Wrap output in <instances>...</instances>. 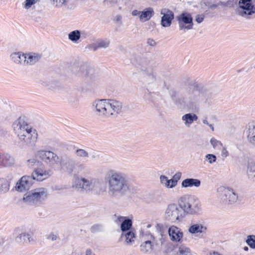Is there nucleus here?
I'll use <instances>...</instances> for the list:
<instances>
[{"label": "nucleus", "mask_w": 255, "mask_h": 255, "mask_svg": "<svg viewBox=\"0 0 255 255\" xmlns=\"http://www.w3.org/2000/svg\"><path fill=\"white\" fill-rule=\"evenodd\" d=\"M105 180L108 184V193L112 198L118 199L126 195L130 187L126 175L113 169L108 171Z\"/></svg>", "instance_id": "nucleus-1"}, {"label": "nucleus", "mask_w": 255, "mask_h": 255, "mask_svg": "<svg viewBox=\"0 0 255 255\" xmlns=\"http://www.w3.org/2000/svg\"><path fill=\"white\" fill-rule=\"evenodd\" d=\"M13 128L22 146L33 147L35 146L38 134L23 118L20 117L15 121Z\"/></svg>", "instance_id": "nucleus-2"}, {"label": "nucleus", "mask_w": 255, "mask_h": 255, "mask_svg": "<svg viewBox=\"0 0 255 255\" xmlns=\"http://www.w3.org/2000/svg\"><path fill=\"white\" fill-rule=\"evenodd\" d=\"M95 113L99 116L109 117L121 112L123 107L121 102L112 99L97 100L93 103Z\"/></svg>", "instance_id": "nucleus-3"}, {"label": "nucleus", "mask_w": 255, "mask_h": 255, "mask_svg": "<svg viewBox=\"0 0 255 255\" xmlns=\"http://www.w3.org/2000/svg\"><path fill=\"white\" fill-rule=\"evenodd\" d=\"M132 64L143 74L144 82L148 85L156 80V74L153 68L151 61L143 55H136L131 60Z\"/></svg>", "instance_id": "nucleus-4"}, {"label": "nucleus", "mask_w": 255, "mask_h": 255, "mask_svg": "<svg viewBox=\"0 0 255 255\" xmlns=\"http://www.w3.org/2000/svg\"><path fill=\"white\" fill-rule=\"evenodd\" d=\"M178 204L182 211L186 214H195L201 210V205L199 200L193 196L184 195L178 200Z\"/></svg>", "instance_id": "nucleus-5"}, {"label": "nucleus", "mask_w": 255, "mask_h": 255, "mask_svg": "<svg viewBox=\"0 0 255 255\" xmlns=\"http://www.w3.org/2000/svg\"><path fill=\"white\" fill-rule=\"evenodd\" d=\"M47 189L38 188L27 192L23 199L28 204L39 205L47 198Z\"/></svg>", "instance_id": "nucleus-6"}, {"label": "nucleus", "mask_w": 255, "mask_h": 255, "mask_svg": "<svg viewBox=\"0 0 255 255\" xmlns=\"http://www.w3.org/2000/svg\"><path fill=\"white\" fill-rule=\"evenodd\" d=\"M184 218V212L182 211L178 204L171 203L167 205L164 213V219L171 223H178Z\"/></svg>", "instance_id": "nucleus-7"}, {"label": "nucleus", "mask_w": 255, "mask_h": 255, "mask_svg": "<svg viewBox=\"0 0 255 255\" xmlns=\"http://www.w3.org/2000/svg\"><path fill=\"white\" fill-rule=\"evenodd\" d=\"M36 155L52 169H59L60 158L56 153L50 150H39L37 151Z\"/></svg>", "instance_id": "nucleus-8"}, {"label": "nucleus", "mask_w": 255, "mask_h": 255, "mask_svg": "<svg viewBox=\"0 0 255 255\" xmlns=\"http://www.w3.org/2000/svg\"><path fill=\"white\" fill-rule=\"evenodd\" d=\"M218 191L222 201L225 204H233L238 200V194L232 188L222 186L218 188Z\"/></svg>", "instance_id": "nucleus-9"}, {"label": "nucleus", "mask_w": 255, "mask_h": 255, "mask_svg": "<svg viewBox=\"0 0 255 255\" xmlns=\"http://www.w3.org/2000/svg\"><path fill=\"white\" fill-rule=\"evenodd\" d=\"M98 183V181L96 179L77 177L73 184V187L78 190L90 191L93 190Z\"/></svg>", "instance_id": "nucleus-10"}, {"label": "nucleus", "mask_w": 255, "mask_h": 255, "mask_svg": "<svg viewBox=\"0 0 255 255\" xmlns=\"http://www.w3.org/2000/svg\"><path fill=\"white\" fill-rule=\"evenodd\" d=\"M201 97V93L197 87L190 88L185 95L184 102L187 107L193 109L194 104L198 102Z\"/></svg>", "instance_id": "nucleus-11"}, {"label": "nucleus", "mask_w": 255, "mask_h": 255, "mask_svg": "<svg viewBox=\"0 0 255 255\" xmlns=\"http://www.w3.org/2000/svg\"><path fill=\"white\" fill-rule=\"evenodd\" d=\"M78 74L84 78L85 81L89 84H92L96 79L94 69L85 65L80 67Z\"/></svg>", "instance_id": "nucleus-12"}, {"label": "nucleus", "mask_w": 255, "mask_h": 255, "mask_svg": "<svg viewBox=\"0 0 255 255\" xmlns=\"http://www.w3.org/2000/svg\"><path fill=\"white\" fill-rule=\"evenodd\" d=\"M179 27L180 30L183 29H191L193 27V18L188 12H183L177 17Z\"/></svg>", "instance_id": "nucleus-13"}, {"label": "nucleus", "mask_w": 255, "mask_h": 255, "mask_svg": "<svg viewBox=\"0 0 255 255\" xmlns=\"http://www.w3.org/2000/svg\"><path fill=\"white\" fill-rule=\"evenodd\" d=\"M252 0H240L239 2V7L243 10L240 12V15H252L255 13V6L252 4Z\"/></svg>", "instance_id": "nucleus-14"}, {"label": "nucleus", "mask_w": 255, "mask_h": 255, "mask_svg": "<svg viewBox=\"0 0 255 255\" xmlns=\"http://www.w3.org/2000/svg\"><path fill=\"white\" fill-rule=\"evenodd\" d=\"M33 181L32 177L23 176L17 183L15 189L20 192L28 190L32 185Z\"/></svg>", "instance_id": "nucleus-15"}, {"label": "nucleus", "mask_w": 255, "mask_h": 255, "mask_svg": "<svg viewBox=\"0 0 255 255\" xmlns=\"http://www.w3.org/2000/svg\"><path fill=\"white\" fill-rule=\"evenodd\" d=\"M52 5L56 8L65 7L73 9L77 3V0H50Z\"/></svg>", "instance_id": "nucleus-16"}, {"label": "nucleus", "mask_w": 255, "mask_h": 255, "mask_svg": "<svg viewBox=\"0 0 255 255\" xmlns=\"http://www.w3.org/2000/svg\"><path fill=\"white\" fill-rule=\"evenodd\" d=\"M161 25L164 27H169L171 25L172 21L174 19V13L170 9L163 8L161 11Z\"/></svg>", "instance_id": "nucleus-17"}, {"label": "nucleus", "mask_w": 255, "mask_h": 255, "mask_svg": "<svg viewBox=\"0 0 255 255\" xmlns=\"http://www.w3.org/2000/svg\"><path fill=\"white\" fill-rule=\"evenodd\" d=\"M246 130L248 141L255 147V121L250 122L246 126Z\"/></svg>", "instance_id": "nucleus-18"}, {"label": "nucleus", "mask_w": 255, "mask_h": 255, "mask_svg": "<svg viewBox=\"0 0 255 255\" xmlns=\"http://www.w3.org/2000/svg\"><path fill=\"white\" fill-rule=\"evenodd\" d=\"M22 230L17 228L15 229L14 234L16 236V241L21 244L29 243L32 240L30 235L29 234L22 232Z\"/></svg>", "instance_id": "nucleus-19"}, {"label": "nucleus", "mask_w": 255, "mask_h": 255, "mask_svg": "<svg viewBox=\"0 0 255 255\" xmlns=\"http://www.w3.org/2000/svg\"><path fill=\"white\" fill-rule=\"evenodd\" d=\"M168 232L171 241L180 242L183 237V233L179 228L174 225L171 226L169 228Z\"/></svg>", "instance_id": "nucleus-20"}, {"label": "nucleus", "mask_w": 255, "mask_h": 255, "mask_svg": "<svg viewBox=\"0 0 255 255\" xmlns=\"http://www.w3.org/2000/svg\"><path fill=\"white\" fill-rule=\"evenodd\" d=\"M59 169L63 170L65 171L71 173L76 169V164L72 160L67 159L62 160L60 159V164Z\"/></svg>", "instance_id": "nucleus-21"}, {"label": "nucleus", "mask_w": 255, "mask_h": 255, "mask_svg": "<svg viewBox=\"0 0 255 255\" xmlns=\"http://www.w3.org/2000/svg\"><path fill=\"white\" fill-rule=\"evenodd\" d=\"M49 176V172L48 171L40 168H35L31 177H32L33 180H36L41 181L47 178Z\"/></svg>", "instance_id": "nucleus-22"}, {"label": "nucleus", "mask_w": 255, "mask_h": 255, "mask_svg": "<svg viewBox=\"0 0 255 255\" xmlns=\"http://www.w3.org/2000/svg\"><path fill=\"white\" fill-rule=\"evenodd\" d=\"M135 238V233L131 231L122 233L120 239L124 241L125 245L131 246L134 244Z\"/></svg>", "instance_id": "nucleus-23"}, {"label": "nucleus", "mask_w": 255, "mask_h": 255, "mask_svg": "<svg viewBox=\"0 0 255 255\" xmlns=\"http://www.w3.org/2000/svg\"><path fill=\"white\" fill-rule=\"evenodd\" d=\"M26 65H33L41 58L42 55L38 53L28 52L25 53Z\"/></svg>", "instance_id": "nucleus-24"}, {"label": "nucleus", "mask_w": 255, "mask_h": 255, "mask_svg": "<svg viewBox=\"0 0 255 255\" xmlns=\"http://www.w3.org/2000/svg\"><path fill=\"white\" fill-rule=\"evenodd\" d=\"M11 60L16 64L22 65H26V56L25 53L22 52H14L11 54Z\"/></svg>", "instance_id": "nucleus-25"}, {"label": "nucleus", "mask_w": 255, "mask_h": 255, "mask_svg": "<svg viewBox=\"0 0 255 255\" xmlns=\"http://www.w3.org/2000/svg\"><path fill=\"white\" fill-rule=\"evenodd\" d=\"M200 185V180L195 178H186L183 180L181 183V187L183 188L199 187Z\"/></svg>", "instance_id": "nucleus-26"}, {"label": "nucleus", "mask_w": 255, "mask_h": 255, "mask_svg": "<svg viewBox=\"0 0 255 255\" xmlns=\"http://www.w3.org/2000/svg\"><path fill=\"white\" fill-rule=\"evenodd\" d=\"M15 160L13 157L8 154L0 155V165L5 167L11 166L14 165Z\"/></svg>", "instance_id": "nucleus-27"}, {"label": "nucleus", "mask_w": 255, "mask_h": 255, "mask_svg": "<svg viewBox=\"0 0 255 255\" xmlns=\"http://www.w3.org/2000/svg\"><path fill=\"white\" fill-rule=\"evenodd\" d=\"M154 11L152 7H149L146 8L144 10L141 12L139 15L140 20L145 21L148 20L153 15Z\"/></svg>", "instance_id": "nucleus-28"}, {"label": "nucleus", "mask_w": 255, "mask_h": 255, "mask_svg": "<svg viewBox=\"0 0 255 255\" xmlns=\"http://www.w3.org/2000/svg\"><path fill=\"white\" fill-rule=\"evenodd\" d=\"M197 116L192 113L186 114L182 117V120L185 122V125L188 127H189L194 121H197Z\"/></svg>", "instance_id": "nucleus-29"}, {"label": "nucleus", "mask_w": 255, "mask_h": 255, "mask_svg": "<svg viewBox=\"0 0 255 255\" xmlns=\"http://www.w3.org/2000/svg\"><path fill=\"white\" fill-rule=\"evenodd\" d=\"M132 222L131 220L129 219H124L121 225V229L122 233L131 231L130 229L132 227Z\"/></svg>", "instance_id": "nucleus-30"}, {"label": "nucleus", "mask_w": 255, "mask_h": 255, "mask_svg": "<svg viewBox=\"0 0 255 255\" xmlns=\"http://www.w3.org/2000/svg\"><path fill=\"white\" fill-rule=\"evenodd\" d=\"M206 230V228L204 227L202 224H194L191 226L189 229V232L191 234L201 233L203 230Z\"/></svg>", "instance_id": "nucleus-31"}, {"label": "nucleus", "mask_w": 255, "mask_h": 255, "mask_svg": "<svg viewBox=\"0 0 255 255\" xmlns=\"http://www.w3.org/2000/svg\"><path fill=\"white\" fill-rule=\"evenodd\" d=\"M153 245L150 241H145L140 245V251L143 253H151Z\"/></svg>", "instance_id": "nucleus-32"}, {"label": "nucleus", "mask_w": 255, "mask_h": 255, "mask_svg": "<svg viewBox=\"0 0 255 255\" xmlns=\"http://www.w3.org/2000/svg\"><path fill=\"white\" fill-rule=\"evenodd\" d=\"M81 37V32L79 30H75L68 34L69 39L73 42H77Z\"/></svg>", "instance_id": "nucleus-33"}, {"label": "nucleus", "mask_w": 255, "mask_h": 255, "mask_svg": "<svg viewBox=\"0 0 255 255\" xmlns=\"http://www.w3.org/2000/svg\"><path fill=\"white\" fill-rule=\"evenodd\" d=\"M75 153L76 156L80 158H87L89 157L88 151L84 149L78 148L75 150Z\"/></svg>", "instance_id": "nucleus-34"}, {"label": "nucleus", "mask_w": 255, "mask_h": 255, "mask_svg": "<svg viewBox=\"0 0 255 255\" xmlns=\"http://www.w3.org/2000/svg\"><path fill=\"white\" fill-rule=\"evenodd\" d=\"M249 176L254 181H255V163H250L248 167Z\"/></svg>", "instance_id": "nucleus-35"}, {"label": "nucleus", "mask_w": 255, "mask_h": 255, "mask_svg": "<svg viewBox=\"0 0 255 255\" xmlns=\"http://www.w3.org/2000/svg\"><path fill=\"white\" fill-rule=\"evenodd\" d=\"M40 164H41V162L35 158L29 159L26 161V165L29 167H35L38 166Z\"/></svg>", "instance_id": "nucleus-36"}, {"label": "nucleus", "mask_w": 255, "mask_h": 255, "mask_svg": "<svg viewBox=\"0 0 255 255\" xmlns=\"http://www.w3.org/2000/svg\"><path fill=\"white\" fill-rule=\"evenodd\" d=\"M99 48H106L110 45V41L108 39H98L96 42Z\"/></svg>", "instance_id": "nucleus-37"}, {"label": "nucleus", "mask_w": 255, "mask_h": 255, "mask_svg": "<svg viewBox=\"0 0 255 255\" xmlns=\"http://www.w3.org/2000/svg\"><path fill=\"white\" fill-rule=\"evenodd\" d=\"M246 243L252 249H255V235H249L247 237Z\"/></svg>", "instance_id": "nucleus-38"}, {"label": "nucleus", "mask_w": 255, "mask_h": 255, "mask_svg": "<svg viewBox=\"0 0 255 255\" xmlns=\"http://www.w3.org/2000/svg\"><path fill=\"white\" fill-rule=\"evenodd\" d=\"M210 143L211 145L213 146V148L215 149H220L221 147H223L222 143L215 138L214 137H212L210 140Z\"/></svg>", "instance_id": "nucleus-39"}, {"label": "nucleus", "mask_w": 255, "mask_h": 255, "mask_svg": "<svg viewBox=\"0 0 255 255\" xmlns=\"http://www.w3.org/2000/svg\"><path fill=\"white\" fill-rule=\"evenodd\" d=\"M39 0H25L22 3L23 7L26 9H29Z\"/></svg>", "instance_id": "nucleus-40"}, {"label": "nucleus", "mask_w": 255, "mask_h": 255, "mask_svg": "<svg viewBox=\"0 0 255 255\" xmlns=\"http://www.w3.org/2000/svg\"><path fill=\"white\" fill-rule=\"evenodd\" d=\"M179 255H191L190 249L184 246H181L179 248Z\"/></svg>", "instance_id": "nucleus-41"}, {"label": "nucleus", "mask_w": 255, "mask_h": 255, "mask_svg": "<svg viewBox=\"0 0 255 255\" xmlns=\"http://www.w3.org/2000/svg\"><path fill=\"white\" fill-rule=\"evenodd\" d=\"M59 235L58 234H55L53 232H51L48 235H46V239L50 241H55L59 239Z\"/></svg>", "instance_id": "nucleus-42"}, {"label": "nucleus", "mask_w": 255, "mask_h": 255, "mask_svg": "<svg viewBox=\"0 0 255 255\" xmlns=\"http://www.w3.org/2000/svg\"><path fill=\"white\" fill-rule=\"evenodd\" d=\"M206 158L208 161L209 163L210 164H212L213 163L216 162L217 160V157L216 155L213 154H208L206 155Z\"/></svg>", "instance_id": "nucleus-43"}, {"label": "nucleus", "mask_w": 255, "mask_h": 255, "mask_svg": "<svg viewBox=\"0 0 255 255\" xmlns=\"http://www.w3.org/2000/svg\"><path fill=\"white\" fill-rule=\"evenodd\" d=\"M145 95L146 96L147 98L149 99V100L153 102L154 101V96L155 95L158 96L159 93L158 92H150L148 90H147V93Z\"/></svg>", "instance_id": "nucleus-44"}, {"label": "nucleus", "mask_w": 255, "mask_h": 255, "mask_svg": "<svg viewBox=\"0 0 255 255\" xmlns=\"http://www.w3.org/2000/svg\"><path fill=\"white\" fill-rule=\"evenodd\" d=\"M164 185L167 188H172L176 186V182L168 179Z\"/></svg>", "instance_id": "nucleus-45"}, {"label": "nucleus", "mask_w": 255, "mask_h": 255, "mask_svg": "<svg viewBox=\"0 0 255 255\" xmlns=\"http://www.w3.org/2000/svg\"><path fill=\"white\" fill-rule=\"evenodd\" d=\"M118 3L117 0H104V4L109 6H113Z\"/></svg>", "instance_id": "nucleus-46"}, {"label": "nucleus", "mask_w": 255, "mask_h": 255, "mask_svg": "<svg viewBox=\"0 0 255 255\" xmlns=\"http://www.w3.org/2000/svg\"><path fill=\"white\" fill-rule=\"evenodd\" d=\"M86 48L93 50L94 51H96L98 49H100L97 42L89 44Z\"/></svg>", "instance_id": "nucleus-47"}, {"label": "nucleus", "mask_w": 255, "mask_h": 255, "mask_svg": "<svg viewBox=\"0 0 255 255\" xmlns=\"http://www.w3.org/2000/svg\"><path fill=\"white\" fill-rule=\"evenodd\" d=\"M102 228V226L100 225H95L93 226L91 228V231L93 233L96 232L101 230Z\"/></svg>", "instance_id": "nucleus-48"}, {"label": "nucleus", "mask_w": 255, "mask_h": 255, "mask_svg": "<svg viewBox=\"0 0 255 255\" xmlns=\"http://www.w3.org/2000/svg\"><path fill=\"white\" fill-rule=\"evenodd\" d=\"M181 173L180 172H178L177 173H176L173 176V178L171 179V180L173 181H175L176 182V185H177V181L178 180H179L181 177Z\"/></svg>", "instance_id": "nucleus-49"}, {"label": "nucleus", "mask_w": 255, "mask_h": 255, "mask_svg": "<svg viewBox=\"0 0 255 255\" xmlns=\"http://www.w3.org/2000/svg\"><path fill=\"white\" fill-rule=\"evenodd\" d=\"M153 201L154 203H160L162 201V197L160 195H154Z\"/></svg>", "instance_id": "nucleus-50"}, {"label": "nucleus", "mask_w": 255, "mask_h": 255, "mask_svg": "<svg viewBox=\"0 0 255 255\" xmlns=\"http://www.w3.org/2000/svg\"><path fill=\"white\" fill-rule=\"evenodd\" d=\"M204 19V15L198 14L196 16L195 20L197 23H200L203 21Z\"/></svg>", "instance_id": "nucleus-51"}, {"label": "nucleus", "mask_w": 255, "mask_h": 255, "mask_svg": "<svg viewBox=\"0 0 255 255\" xmlns=\"http://www.w3.org/2000/svg\"><path fill=\"white\" fill-rule=\"evenodd\" d=\"M221 156L223 158H226L227 156H229V152L225 147H223L221 151Z\"/></svg>", "instance_id": "nucleus-52"}, {"label": "nucleus", "mask_w": 255, "mask_h": 255, "mask_svg": "<svg viewBox=\"0 0 255 255\" xmlns=\"http://www.w3.org/2000/svg\"><path fill=\"white\" fill-rule=\"evenodd\" d=\"M147 43L148 45L151 46H154L156 44V43L154 41V40H153V39H151V38H148L147 39Z\"/></svg>", "instance_id": "nucleus-53"}, {"label": "nucleus", "mask_w": 255, "mask_h": 255, "mask_svg": "<svg viewBox=\"0 0 255 255\" xmlns=\"http://www.w3.org/2000/svg\"><path fill=\"white\" fill-rule=\"evenodd\" d=\"M1 186L2 188V191L4 192H6L9 189L6 181H4V182L2 184Z\"/></svg>", "instance_id": "nucleus-54"}, {"label": "nucleus", "mask_w": 255, "mask_h": 255, "mask_svg": "<svg viewBox=\"0 0 255 255\" xmlns=\"http://www.w3.org/2000/svg\"><path fill=\"white\" fill-rule=\"evenodd\" d=\"M160 180L161 183L164 185L167 180H168V178L165 175H161L160 177Z\"/></svg>", "instance_id": "nucleus-55"}, {"label": "nucleus", "mask_w": 255, "mask_h": 255, "mask_svg": "<svg viewBox=\"0 0 255 255\" xmlns=\"http://www.w3.org/2000/svg\"><path fill=\"white\" fill-rule=\"evenodd\" d=\"M141 11H138L136 9H134L131 12V14L133 16H139V15L141 14Z\"/></svg>", "instance_id": "nucleus-56"}, {"label": "nucleus", "mask_w": 255, "mask_h": 255, "mask_svg": "<svg viewBox=\"0 0 255 255\" xmlns=\"http://www.w3.org/2000/svg\"><path fill=\"white\" fill-rule=\"evenodd\" d=\"M85 255H95V254L90 249L86 250Z\"/></svg>", "instance_id": "nucleus-57"}, {"label": "nucleus", "mask_w": 255, "mask_h": 255, "mask_svg": "<svg viewBox=\"0 0 255 255\" xmlns=\"http://www.w3.org/2000/svg\"><path fill=\"white\" fill-rule=\"evenodd\" d=\"M171 97L174 101L176 102V92L175 91H173L172 92V93L171 94Z\"/></svg>", "instance_id": "nucleus-58"}, {"label": "nucleus", "mask_w": 255, "mask_h": 255, "mask_svg": "<svg viewBox=\"0 0 255 255\" xmlns=\"http://www.w3.org/2000/svg\"><path fill=\"white\" fill-rule=\"evenodd\" d=\"M77 167H78V171H81L82 170H83L84 168V166L83 164H78L76 165Z\"/></svg>", "instance_id": "nucleus-59"}, {"label": "nucleus", "mask_w": 255, "mask_h": 255, "mask_svg": "<svg viewBox=\"0 0 255 255\" xmlns=\"http://www.w3.org/2000/svg\"><path fill=\"white\" fill-rule=\"evenodd\" d=\"M203 124L207 125L209 126V125H210L208 122V121L206 119H204L203 120Z\"/></svg>", "instance_id": "nucleus-60"}, {"label": "nucleus", "mask_w": 255, "mask_h": 255, "mask_svg": "<svg viewBox=\"0 0 255 255\" xmlns=\"http://www.w3.org/2000/svg\"><path fill=\"white\" fill-rule=\"evenodd\" d=\"M124 219H124V217H119L118 218V220H119V221L120 222H121V221H122V222H123V220H124Z\"/></svg>", "instance_id": "nucleus-61"}, {"label": "nucleus", "mask_w": 255, "mask_h": 255, "mask_svg": "<svg viewBox=\"0 0 255 255\" xmlns=\"http://www.w3.org/2000/svg\"><path fill=\"white\" fill-rule=\"evenodd\" d=\"M209 127L211 129V130L212 131H214V127L212 125L210 124V125H209Z\"/></svg>", "instance_id": "nucleus-62"}, {"label": "nucleus", "mask_w": 255, "mask_h": 255, "mask_svg": "<svg viewBox=\"0 0 255 255\" xmlns=\"http://www.w3.org/2000/svg\"><path fill=\"white\" fill-rule=\"evenodd\" d=\"M244 250L245 251H248V250H249L248 247H244Z\"/></svg>", "instance_id": "nucleus-63"}, {"label": "nucleus", "mask_w": 255, "mask_h": 255, "mask_svg": "<svg viewBox=\"0 0 255 255\" xmlns=\"http://www.w3.org/2000/svg\"><path fill=\"white\" fill-rule=\"evenodd\" d=\"M212 8H215L217 7V5L216 4H213L211 6Z\"/></svg>", "instance_id": "nucleus-64"}]
</instances>
